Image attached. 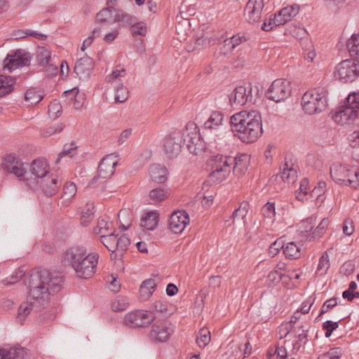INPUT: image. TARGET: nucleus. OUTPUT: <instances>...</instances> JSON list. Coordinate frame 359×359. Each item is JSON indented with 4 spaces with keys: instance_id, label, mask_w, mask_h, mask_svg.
Returning <instances> with one entry per match:
<instances>
[{
    "instance_id": "33",
    "label": "nucleus",
    "mask_w": 359,
    "mask_h": 359,
    "mask_svg": "<svg viewBox=\"0 0 359 359\" xmlns=\"http://www.w3.org/2000/svg\"><path fill=\"white\" fill-rule=\"evenodd\" d=\"M136 17L123 11H118L114 15L113 22H118L123 27L131 26L135 22Z\"/></svg>"
},
{
    "instance_id": "49",
    "label": "nucleus",
    "mask_w": 359,
    "mask_h": 359,
    "mask_svg": "<svg viewBox=\"0 0 359 359\" xmlns=\"http://www.w3.org/2000/svg\"><path fill=\"white\" fill-rule=\"evenodd\" d=\"M330 267L329 256L327 252H324L320 257L317 268V273L322 276L325 274Z\"/></svg>"
},
{
    "instance_id": "18",
    "label": "nucleus",
    "mask_w": 359,
    "mask_h": 359,
    "mask_svg": "<svg viewBox=\"0 0 359 359\" xmlns=\"http://www.w3.org/2000/svg\"><path fill=\"white\" fill-rule=\"evenodd\" d=\"M264 6V0H249L245 8L244 15L250 24L260 21Z\"/></svg>"
},
{
    "instance_id": "21",
    "label": "nucleus",
    "mask_w": 359,
    "mask_h": 359,
    "mask_svg": "<svg viewBox=\"0 0 359 359\" xmlns=\"http://www.w3.org/2000/svg\"><path fill=\"white\" fill-rule=\"evenodd\" d=\"M94 69L93 60L85 55L80 57L76 62L74 72L80 79L89 78Z\"/></svg>"
},
{
    "instance_id": "23",
    "label": "nucleus",
    "mask_w": 359,
    "mask_h": 359,
    "mask_svg": "<svg viewBox=\"0 0 359 359\" xmlns=\"http://www.w3.org/2000/svg\"><path fill=\"white\" fill-rule=\"evenodd\" d=\"M299 12V6L293 4L280 9L277 14H275L273 23L276 25H282L290 21Z\"/></svg>"
},
{
    "instance_id": "22",
    "label": "nucleus",
    "mask_w": 359,
    "mask_h": 359,
    "mask_svg": "<svg viewBox=\"0 0 359 359\" xmlns=\"http://www.w3.org/2000/svg\"><path fill=\"white\" fill-rule=\"evenodd\" d=\"M60 184L61 182L58 180V177L52 173L45 178H42L41 182H39V187L41 189L43 193L46 196L55 195Z\"/></svg>"
},
{
    "instance_id": "4",
    "label": "nucleus",
    "mask_w": 359,
    "mask_h": 359,
    "mask_svg": "<svg viewBox=\"0 0 359 359\" xmlns=\"http://www.w3.org/2000/svg\"><path fill=\"white\" fill-rule=\"evenodd\" d=\"M62 257L64 262L74 269L78 277L86 279L95 273L99 255L88 253L83 246H74L67 249Z\"/></svg>"
},
{
    "instance_id": "20",
    "label": "nucleus",
    "mask_w": 359,
    "mask_h": 359,
    "mask_svg": "<svg viewBox=\"0 0 359 359\" xmlns=\"http://www.w3.org/2000/svg\"><path fill=\"white\" fill-rule=\"evenodd\" d=\"M114 11V6L111 4L98 12L95 18V23L97 25L95 28L100 29L102 32H106L109 29V25L114 23V15L113 13Z\"/></svg>"
},
{
    "instance_id": "62",
    "label": "nucleus",
    "mask_w": 359,
    "mask_h": 359,
    "mask_svg": "<svg viewBox=\"0 0 359 359\" xmlns=\"http://www.w3.org/2000/svg\"><path fill=\"white\" fill-rule=\"evenodd\" d=\"M328 225H329L328 219L327 218L323 219L321 220L320 223L319 224V225L316 229V230L313 231V238H314L316 237H318V238L321 237L324 234L325 229H327Z\"/></svg>"
},
{
    "instance_id": "60",
    "label": "nucleus",
    "mask_w": 359,
    "mask_h": 359,
    "mask_svg": "<svg viewBox=\"0 0 359 359\" xmlns=\"http://www.w3.org/2000/svg\"><path fill=\"white\" fill-rule=\"evenodd\" d=\"M154 309L156 312L164 315H170L168 312V304L165 300L156 301L153 304Z\"/></svg>"
},
{
    "instance_id": "11",
    "label": "nucleus",
    "mask_w": 359,
    "mask_h": 359,
    "mask_svg": "<svg viewBox=\"0 0 359 359\" xmlns=\"http://www.w3.org/2000/svg\"><path fill=\"white\" fill-rule=\"evenodd\" d=\"M291 92L290 82L286 79H279L272 82L266 93V96L269 100L279 102L288 98Z\"/></svg>"
},
{
    "instance_id": "39",
    "label": "nucleus",
    "mask_w": 359,
    "mask_h": 359,
    "mask_svg": "<svg viewBox=\"0 0 359 359\" xmlns=\"http://www.w3.org/2000/svg\"><path fill=\"white\" fill-rule=\"evenodd\" d=\"M95 213V205L93 203H86L82 211L81 216V223L83 226H87L91 222Z\"/></svg>"
},
{
    "instance_id": "46",
    "label": "nucleus",
    "mask_w": 359,
    "mask_h": 359,
    "mask_svg": "<svg viewBox=\"0 0 359 359\" xmlns=\"http://www.w3.org/2000/svg\"><path fill=\"white\" fill-rule=\"evenodd\" d=\"M130 32L133 36H146L147 33V27L146 22L142 21L137 22L136 19L135 22L133 23L130 27Z\"/></svg>"
},
{
    "instance_id": "27",
    "label": "nucleus",
    "mask_w": 359,
    "mask_h": 359,
    "mask_svg": "<svg viewBox=\"0 0 359 359\" xmlns=\"http://www.w3.org/2000/svg\"><path fill=\"white\" fill-rule=\"evenodd\" d=\"M224 118V114L221 111H212L204 123V129L210 131L218 130L223 124Z\"/></svg>"
},
{
    "instance_id": "40",
    "label": "nucleus",
    "mask_w": 359,
    "mask_h": 359,
    "mask_svg": "<svg viewBox=\"0 0 359 359\" xmlns=\"http://www.w3.org/2000/svg\"><path fill=\"white\" fill-rule=\"evenodd\" d=\"M283 252L286 257L297 259L300 257L302 255L301 247L297 245L294 242H290L284 247Z\"/></svg>"
},
{
    "instance_id": "28",
    "label": "nucleus",
    "mask_w": 359,
    "mask_h": 359,
    "mask_svg": "<svg viewBox=\"0 0 359 359\" xmlns=\"http://www.w3.org/2000/svg\"><path fill=\"white\" fill-rule=\"evenodd\" d=\"M168 170L166 168L160 164H153L149 169V175L153 181L163 183L167 180Z\"/></svg>"
},
{
    "instance_id": "48",
    "label": "nucleus",
    "mask_w": 359,
    "mask_h": 359,
    "mask_svg": "<svg viewBox=\"0 0 359 359\" xmlns=\"http://www.w3.org/2000/svg\"><path fill=\"white\" fill-rule=\"evenodd\" d=\"M249 209V203L247 201H243L239 207L236 209L232 215L231 218L233 219V223L234 222L236 218H241L244 219L246 217Z\"/></svg>"
},
{
    "instance_id": "58",
    "label": "nucleus",
    "mask_w": 359,
    "mask_h": 359,
    "mask_svg": "<svg viewBox=\"0 0 359 359\" xmlns=\"http://www.w3.org/2000/svg\"><path fill=\"white\" fill-rule=\"evenodd\" d=\"M358 170H355L354 169H351L350 176L346 178V186H349L352 188L356 189L359 187V181H358Z\"/></svg>"
},
{
    "instance_id": "30",
    "label": "nucleus",
    "mask_w": 359,
    "mask_h": 359,
    "mask_svg": "<svg viewBox=\"0 0 359 359\" xmlns=\"http://www.w3.org/2000/svg\"><path fill=\"white\" fill-rule=\"evenodd\" d=\"M308 327L304 325H301L295 330L297 340L292 344V352L297 353L301 348L303 344H305L307 339Z\"/></svg>"
},
{
    "instance_id": "55",
    "label": "nucleus",
    "mask_w": 359,
    "mask_h": 359,
    "mask_svg": "<svg viewBox=\"0 0 359 359\" xmlns=\"http://www.w3.org/2000/svg\"><path fill=\"white\" fill-rule=\"evenodd\" d=\"M116 242V251L121 252L126 250L130 243V239L125 235L119 237L117 236Z\"/></svg>"
},
{
    "instance_id": "64",
    "label": "nucleus",
    "mask_w": 359,
    "mask_h": 359,
    "mask_svg": "<svg viewBox=\"0 0 359 359\" xmlns=\"http://www.w3.org/2000/svg\"><path fill=\"white\" fill-rule=\"evenodd\" d=\"M339 327L338 322H332V320H327L323 325V328L325 332V337H330L332 332Z\"/></svg>"
},
{
    "instance_id": "15",
    "label": "nucleus",
    "mask_w": 359,
    "mask_h": 359,
    "mask_svg": "<svg viewBox=\"0 0 359 359\" xmlns=\"http://www.w3.org/2000/svg\"><path fill=\"white\" fill-rule=\"evenodd\" d=\"M252 87L250 83L236 87L229 95L231 106H243L248 102H252Z\"/></svg>"
},
{
    "instance_id": "42",
    "label": "nucleus",
    "mask_w": 359,
    "mask_h": 359,
    "mask_svg": "<svg viewBox=\"0 0 359 359\" xmlns=\"http://www.w3.org/2000/svg\"><path fill=\"white\" fill-rule=\"evenodd\" d=\"M149 196L152 203L156 204L164 201L168 197V192L166 189L156 188L149 191Z\"/></svg>"
},
{
    "instance_id": "29",
    "label": "nucleus",
    "mask_w": 359,
    "mask_h": 359,
    "mask_svg": "<svg viewBox=\"0 0 359 359\" xmlns=\"http://www.w3.org/2000/svg\"><path fill=\"white\" fill-rule=\"evenodd\" d=\"M37 62L41 66L49 65L50 68L54 71V74L57 73V67L51 65V52L46 48L39 47L36 50Z\"/></svg>"
},
{
    "instance_id": "53",
    "label": "nucleus",
    "mask_w": 359,
    "mask_h": 359,
    "mask_svg": "<svg viewBox=\"0 0 359 359\" xmlns=\"http://www.w3.org/2000/svg\"><path fill=\"white\" fill-rule=\"evenodd\" d=\"M76 148L77 147L73 142L70 144H65L62 151L58 154V157L56 159V163H59L62 157L67 156L72 157L76 153Z\"/></svg>"
},
{
    "instance_id": "37",
    "label": "nucleus",
    "mask_w": 359,
    "mask_h": 359,
    "mask_svg": "<svg viewBox=\"0 0 359 359\" xmlns=\"http://www.w3.org/2000/svg\"><path fill=\"white\" fill-rule=\"evenodd\" d=\"M117 234L112 231L100 236V242L108 249L109 251L114 252L116 251V241Z\"/></svg>"
},
{
    "instance_id": "63",
    "label": "nucleus",
    "mask_w": 359,
    "mask_h": 359,
    "mask_svg": "<svg viewBox=\"0 0 359 359\" xmlns=\"http://www.w3.org/2000/svg\"><path fill=\"white\" fill-rule=\"evenodd\" d=\"M128 302L124 298H120L112 302L111 308L114 311H122L127 309Z\"/></svg>"
},
{
    "instance_id": "35",
    "label": "nucleus",
    "mask_w": 359,
    "mask_h": 359,
    "mask_svg": "<svg viewBox=\"0 0 359 359\" xmlns=\"http://www.w3.org/2000/svg\"><path fill=\"white\" fill-rule=\"evenodd\" d=\"M249 36L245 34H238L233 36L230 39H225L224 41V46H228L230 50L239 46L243 42L248 41Z\"/></svg>"
},
{
    "instance_id": "17",
    "label": "nucleus",
    "mask_w": 359,
    "mask_h": 359,
    "mask_svg": "<svg viewBox=\"0 0 359 359\" xmlns=\"http://www.w3.org/2000/svg\"><path fill=\"white\" fill-rule=\"evenodd\" d=\"M172 333L170 324L166 321H157L151 325L149 338L154 342H165Z\"/></svg>"
},
{
    "instance_id": "19",
    "label": "nucleus",
    "mask_w": 359,
    "mask_h": 359,
    "mask_svg": "<svg viewBox=\"0 0 359 359\" xmlns=\"http://www.w3.org/2000/svg\"><path fill=\"white\" fill-rule=\"evenodd\" d=\"M189 223V215L184 210H177L173 212L170 215L168 226L170 230L174 233H180Z\"/></svg>"
},
{
    "instance_id": "3",
    "label": "nucleus",
    "mask_w": 359,
    "mask_h": 359,
    "mask_svg": "<svg viewBox=\"0 0 359 359\" xmlns=\"http://www.w3.org/2000/svg\"><path fill=\"white\" fill-rule=\"evenodd\" d=\"M249 163L250 156L244 154L234 158L222 155L212 156L209 161L211 169L210 180L217 184L222 182L231 172L232 165L233 173L242 175L247 171Z\"/></svg>"
},
{
    "instance_id": "34",
    "label": "nucleus",
    "mask_w": 359,
    "mask_h": 359,
    "mask_svg": "<svg viewBox=\"0 0 359 359\" xmlns=\"http://www.w3.org/2000/svg\"><path fill=\"white\" fill-rule=\"evenodd\" d=\"M15 80L13 78L0 75V97L10 93L14 89Z\"/></svg>"
},
{
    "instance_id": "45",
    "label": "nucleus",
    "mask_w": 359,
    "mask_h": 359,
    "mask_svg": "<svg viewBox=\"0 0 359 359\" xmlns=\"http://www.w3.org/2000/svg\"><path fill=\"white\" fill-rule=\"evenodd\" d=\"M210 332L205 327L201 328L198 333L196 343L201 348H205L210 341Z\"/></svg>"
},
{
    "instance_id": "51",
    "label": "nucleus",
    "mask_w": 359,
    "mask_h": 359,
    "mask_svg": "<svg viewBox=\"0 0 359 359\" xmlns=\"http://www.w3.org/2000/svg\"><path fill=\"white\" fill-rule=\"evenodd\" d=\"M315 218L308 217L299 224V231L301 233H309L313 230L315 225Z\"/></svg>"
},
{
    "instance_id": "9",
    "label": "nucleus",
    "mask_w": 359,
    "mask_h": 359,
    "mask_svg": "<svg viewBox=\"0 0 359 359\" xmlns=\"http://www.w3.org/2000/svg\"><path fill=\"white\" fill-rule=\"evenodd\" d=\"M32 55L23 49L11 50L4 60V69L11 72L13 70L30 65Z\"/></svg>"
},
{
    "instance_id": "43",
    "label": "nucleus",
    "mask_w": 359,
    "mask_h": 359,
    "mask_svg": "<svg viewBox=\"0 0 359 359\" xmlns=\"http://www.w3.org/2000/svg\"><path fill=\"white\" fill-rule=\"evenodd\" d=\"M279 175L284 182L289 184L293 183L297 178V171L292 168H289L288 165L285 163Z\"/></svg>"
},
{
    "instance_id": "61",
    "label": "nucleus",
    "mask_w": 359,
    "mask_h": 359,
    "mask_svg": "<svg viewBox=\"0 0 359 359\" xmlns=\"http://www.w3.org/2000/svg\"><path fill=\"white\" fill-rule=\"evenodd\" d=\"M102 34H104L103 40L106 43H109L114 41L118 36L119 26L114 27L111 28L109 32H102Z\"/></svg>"
},
{
    "instance_id": "14",
    "label": "nucleus",
    "mask_w": 359,
    "mask_h": 359,
    "mask_svg": "<svg viewBox=\"0 0 359 359\" xmlns=\"http://www.w3.org/2000/svg\"><path fill=\"white\" fill-rule=\"evenodd\" d=\"M26 164L15 154H8L3 160L1 168L8 173L13 174L23 181Z\"/></svg>"
},
{
    "instance_id": "59",
    "label": "nucleus",
    "mask_w": 359,
    "mask_h": 359,
    "mask_svg": "<svg viewBox=\"0 0 359 359\" xmlns=\"http://www.w3.org/2000/svg\"><path fill=\"white\" fill-rule=\"evenodd\" d=\"M262 215L264 217L272 219L276 215L275 203H266L262 210Z\"/></svg>"
},
{
    "instance_id": "41",
    "label": "nucleus",
    "mask_w": 359,
    "mask_h": 359,
    "mask_svg": "<svg viewBox=\"0 0 359 359\" xmlns=\"http://www.w3.org/2000/svg\"><path fill=\"white\" fill-rule=\"evenodd\" d=\"M113 229V224L111 221H107L104 219H99L97 224L94 229V233L102 236L112 231Z\"/></svg>"
},
{
    "instance_id": "10",
    "label": "nucleus",
    "mask_w": 359,
    "mask_h": 359,
    "mask_svg": "<svg viewBox=\"0 0 359 359\" xmlns=\"http://www.w3.org/2000/svg\"><path fill=\"white\" fill-rule=\"evenodd\" d=\"M334 76L344 83L351 82L359 76V64L353 60H343L336 66Z\"/></svg>"
},
{
    "instance_id": "50",
    "label": "nucleus",
    "mask_w": 359,
    "mask_h": 359,
    "mask_svg": "<svg viewBox=\"0 0 359 359\" xmlns=\"http://www.w3.org/2000/svg\"><path fill=\"white\" fill-rule=\"evenodd\" d=\"M128 97V89L125 86H123L122 84L119 85L115 90L114 100H115L116 102L123 103L126 100H127Z\"/></svg>"
},
{
    "instance_id": "38",
    "label": "nucleus",
    "mask_w": 359,
    "mask_h": 359,
    "mask_svg": "<svg viewBox=\"0 0 359 359\" xmlns=\"http://www.w3.org/2000/svg\"><path fill=\"white\" fill-rule=\"evenodd\" d=\"M302 45L304 59L309 62H313L316 56V53L312 42L306 39L302 41Z\"/></svg>"
},
{
    "instance_id": "24",
    "label": "nucleus",
    "mask_w": 359,
    "mask_h": 359,
    "mask_svg": "<svg viewBox=\"0 0 359 359\" xmlns=\"http://www.w3.org/2000/svg\"><path fill=\"white\" fill-rule=\"evenodd\" d=\"M351 168L347 165L334 163L330 167V176L338 184H346V178L350 176Z\"/></svg>"
},
{
    "instance_id": "6",
    "label": "nucleus",
    "mask_w": 359,
    "mask_h": 359,
    "mask_svg": "<svg viewBox=\"0 0 359 359\" xmlns=\"http://www.w3.org/2000/svg\"><path fill=\"white\" fill-rule=\"evenodd\" d=\"M327 92L323 88H313L306 91L302 98V106L304 112L309 115L323 111L327 104Z\"/></svg>"
},
{
    "instance_id": "26",
    "label": "nucleus",
    "mask_w": 359,
    "mask_h": 359,
    "mask_svg": "<svg viewBox=\"0 0 359 359\" xmlns=\"http://www.w3.org/2000/svg\"><path fill=\"white\" fill-rule=\"evenodd\" d=\"M32 300L33 302H23L19 306L18 309V313L16 316V320L19 323L22 324L25 322L27 317L32 311L34 306L38 307L41 305L39 304V303H36L35 300Z\"/></svg>"
},
{
    "instance_id": "25",
    "label": "nucleus",
    "mask_w": 359,
    "mask_h": 359,
    "mask_svg": "<svg viewBox=\"0 0 359 359\" xmlns=\"http://www.w3.org/2000/svg\"><path fill=\"white\" fill-rule=\"evenodd\" d=\"M27 352L25 348L13 347L9 349L0 348V359H26Z\"/></svg>"
},
{
    "instance_id": "32",
    "label": "nucleus",
    "mask_w": 359,
    "mask_h": 359,
    "mask_svg": "<svg viewBox=\"0 0 359 359\" xmlns=\"http://www.w3.org/2000/svg\"><path fill=\"white\" fill-rule=\"evenodd\" d=\"M158 222V214L156 211L147 212L141 217V226L147 230H154Z\"/></svg>"
},
{
    "instance_id": "13",
    "label": "nucleus",
    "mask_w": 359,
    "mask_h": 359,
    "mask_svg": "<svg viewBox=\"0 0 359 359\" xmlns=\"http://www.w3.org/2000/svg\"><path fill=\"white\" fill-rule=\"evenodd\" d=\"M117 163L118 158L116 154H110L104 156L99 164L97 175L91 180L90 185H94L98 179L104 180L110 178L114 172Z\"/></svg>"
},
{
    "instance_id": "1",
    "label": "nucleus",
    "mask_w": 359,
    "mask_h": 359,
    "mask_svg": "<svg viewBox=\"0 0 359 359\" xmlns=\"http://www.w3.org/2000/svg\"><path fill=\"white\" fill-rule=\"evenodd\" d=\"M64 277L61 273L41 269L30 276L29 294L39 304L47 303L50 295L57 293L62 288Z\"/></svg>"
},
{
    "instance_id": "5",
    "label": "nucleus",
    "mask_w": 359,
    "mask_h": 359,
    "mask_svg": "<svg viewBox=\"0 0 359 359\" xmlns=\"http://www.w3.org/2000/svg\"><path fill=\"white\" fill-rule=\"evenodd\" d=\"M333 119L342 126H359V92L348 95L346 104L334 114Z\"/></svg>"
},
{
    "instance_id": "57",
    "label": "nucleus",
    "mask_w": 359,
    "mask_h": 359,
    "mask_svg": "<svg viewBox=\"0 0 359 359\" xmlns=\"http://www.w3.org/2000/svg\"><path fill=\"white\" fill-rule=\"evenodd\" d=\"M283 273L278 271H271L267 276V283L269 285H276L281 280Z\"/></svg>"
},
{
    "instance_id": "31",
    "label": "nucleus",
    "mask_w": 359,
    "mask_h": 359,
    "mask_svg": "<svg viewBox=\"0 0 359 359\" xmlns=\"http://www.w3.org/2000/svg\"><path fill=\"white\" fill-rule=\"evenodd\" d=\"M76 194V187L73 182H67L63 187V194L61 196V204L62 206H68L72 201V199Z\"/></svg>"
},
{
    "instance_id": "12",
    "label": "nucleus",
    "mask_w": 359,
    "mask_h": 359,
    "mask_svg": "<svg viewBox=\"0 0 359 359\" xmlns=\"http://www.w3.org/2000/svg\"><path fill=\"white\" fill-rule=\"evenodd\" d=\"M155 319L153 312L144 310H137L125 315L123 324L131 328L144 327L149 325Z\"/></svg>"
},
{
    "instance_id": "16",
    "label": "nucleus",
    "mask_w": 359,
    "mask_h": 359,
    "mask_svg": "<svg viewBox=\"0 0 359 359\" xmlns=\"http://www.w3.org/2000/svg\"><path fill=\"white\" fill-rule=\"evenodd\" d=\"M181 136L179 133H173L166 136L162 144V150L168 158H176L181 152Z\"/></svg>"
},
{
    "instance_id": "44",
    "label": "nucleus",
    "mask_w": 359,
    "mask_h": 359,
    "mask_svg": "<svg viewBox=\"0 0 359 359\" xmlns=\"http://www.w3.org/2000/svg\"><path fill=\"white\" fill-rule=\"evenodd\" d=\"M346 46L351 57L359 56V35L353 34L347 41Z\"/></svg>"
},
{
    "instance_id": "54",
    "label": "nucleus",
    "mask_w": 359,
    "mask_h": 359,
    "mask_svg": "<svg viewBox=\"0 0 359 359\" xmlns=\"http://www.w3.org/2000/svg\"><path fill=\"white\" fill-rule=\"evenodd\" d=\"M341 356L340 348H330L327 352L320 355L317 359H339Z\"/></svg>"
},
{
    "instance_id": "7",
    "label": "nucleus",
    "mask_w": 359,
    "mask_h": 359,
    "mask_svg": "<svg viewBox=\"0 0 359 359\" xmlns=\"http://www.w3.org/2000/svg\"><path fill=\"white\" fill-rule=\"evenodd\" d=\"M50 174L47 161L42 158L35 159L30 164L29 170H25L22 182L30 189H36L39 188V182Z\"/></svg>"
},
{
    "instance_id": "47",
    "label": "nucleus",
    "mask_w": 359,
    "mask_h": 359,
    "mask_svg": "<svg viewBox=\"0 0 359 359\" xmlns=\"http://www.w3.org/2000/svg\"><path fill=\"white\" fill-rule=\"evenodd\" d=\"M156 287V283L154 279H147L144 280L140 288L141 295L146 296L148 298L152 294Z\"/></svg>"
},
{
    "instance_id": "2",
    "label": "nucleus",
    "mask_w": 359,
    "mask_h": 359,
    "mask_svg": "<svg viewBox=\"0 0 359 359\" xmlns=\"http://www.w3.org/2000/svg\"><path fill=\"white\" fill-rule=\"evenodd\" d=\"M230 124L235 137L245 143H253L262 135V116L257 111H241L231 116Z\"/></svg>"
},
{
    "instance_id": "36",
    "label": "nucleus",
    "mask_w": 359,
    "mask_h": 359,
    "mask_svg": "<svg viewBox=\"0 0 359 359\" xmlns=\"http://www.w3.org/2000/svg\"><path fill=\"white\" fill-rule=\"evenodd\" d=\"M43 97V95L35 88L28 89L25 94V100L28 106L36 104Z\"/></svg>"
},
{
    "instance_id": "52",
    "label": "nucleus",
    "mask_w": 359,
    "mask_h": 359,
    "mask_svg": "<svg viewBox=\"0 0 359 359\" xmlns=\"http://www.w3.org/2000/svg\"><path fill=\"white\" fill-rule=\"evenodd\" d=\"M61 113L62 106L60 103L57 100H54L53 102H50L48 106L49 116L52 119H55L61 114Z\"/></svg>"
},
{
    "instance_id": "8",
    "label": "nucleus",
    "mask_w": 359,
    "mask_h": 359,
    "mask_svg": "<svg viewBox=\"0 0 359 359\" xmlns=\"http://www.w3.org/2000/svg\"><path fill=\"white\" fill-rule=\"evenodd\" d=\"M180 136L190 153L197 155L204 151V142L201 140L198 128L195 124L188 123Z\"/></svg>"
},
{
    "instance_id": "56",
    "label": "nucleus",
    "mask_w": 359,
    "mask_h": 359,
    "mask_svg": "<svg viewBox=\"0 0 359 359\" xmlns=\"http://www.w3.org/2000/svg\"><path fill=\"white\" fill-rule=\"evenodd\" d=\"M102 34V32H100V29H96L95 27L93 29V31L91 32L90 35L83 41L82 46H81V50L84 51L86 49V48L89 47L92 44L95 38L99 37Z\"/></svg>"
}]
</instances>
